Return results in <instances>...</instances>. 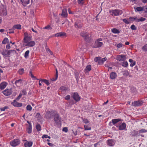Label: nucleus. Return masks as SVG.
<instances>
[{"instance_id": "1", "label": "nucleus", "mask_w": 147, "mask_h": 147, "mask_svg": "<svg viewBox=\"0 0 147 147\" xmlns=\"http://www.w3.org/2000/svg\"><path fill=\"white\" fill-rule=\"evenodd\" d=\"M80 36L83 37L86 42H89L92 40L90 34L86 32H82L80 34Z\"/></svg>"}, {"instance_id": "2", "label": "nucleus", "mask_w": 147, "mask_h": 147, "mask_svg": "<svg viewBox=\"0 0 147 147\" xmlns=\"http://www.w3.org/2000/svg\"><path fill=\"white\" fill-rule=\"evenodd\" d=\"M55 113V112L53 111H47L45 116L46 119H50L53 118Z\"/></svg>"}, {"instance_id": "3", "label": "nucleus", "mask_w": 147, "mask_h": 147, "mask_svg": "<svg viewBox=\"0 0 147 147\" xmlns=\"http://www.w3.org/2000/svg\"><path fill=\"white\" fill-rule=\"evenodd\" d=\"M107 60L106 57L101 58L100 57H96L94 59V61L96 62H98L99 64L101 65Z\"/></svg>"}, {"instance_id": "4", "label": "nucleus", "mask_w": 147, "mask_h": 147, "mask_svg": "<svg viewBox=\"0 0 147 147\" xmlns=\"http://www.w3.org/2000/svg\"><path fill=\"white\" fill-rule=\"evenodd\" d=\"M7 14V12L5 6L2 5L0 6V15L1 16H4Z\"/></svg>"}, {"instance_id": "5", "label": "nucleus", "mask_w": 147, "mask_h": 147, "mask_svg": "<svg viewBox=\"0 0 147 147\" xmlns=\"http://www.w3.org/2000/svg\"><path fill=\"white\" fill-rule=\"evenodd\" d=\"M54 121L57 124H59L61 122V119L59 115L57 113L55 114L54 115Z\"/></svg>"}, {"instance_id": "6", "label": "nucleus", "mask_w": 147, "mask_h": 147, "mask_svg": "<svg viewBox=\"0 0 147 147\" xmlns=\"http://www.w3.org/2000/svg\"><path fill=\"white\" fill-rule=\"evenodd\" d=\"M126 55H120L117 56V60L119 61H124L126 59Z\"/></svg>"}, {"instance_id": "7", "label": "nucleus", "mask_w": 147, "mask_h": 147, "mask_svg": "<svg viewBox=\"0 0 147 147\" xmlns=\"http://www.w3.org/2000/svg\"><path fill=\"white\" fill-rule=\"evenodd\" d=\"M117 127H118L119 130H126V124L124 122L120 124L119 125H116Z\"/></svg>"}, {"instance_id": "8", "label": "nucleus", "mask_w": 147, "mask_h": 147, "mask_svg": "<svg viewBox=\"0 0 147 147\" xmlns=\"http://www.w3.org/2000/svg\"><path fill=\"white\" fill-rule=\"evenodd\" d=\"M20 143V141L18 139H14L10 143L11 145L12 146H16L18 145Z\"/></svg>"}, {"instance_id": "9", "label": "nucleus", "mask_w": 147, "mask_h": 147, "mask_svg": "<svg viewBox=\"0 0 147 147\" xmlns=\"http://www.w3.org/2000/svg\"><path fill=\"white\" fill-rule=\"evenodd\" d=\"M113 15L115 16H119L122 13V11L121 10L115 9L113 10Z\"/></svg>"}, {"instance_id": "10", "label": "nucleus", "mask_w": 147, "mask_h": 147, "mask_svg": "<svg viewBox=\"0 0 147 147\" xmlns=\"http://www.w3.org/2000/svg\"><path fill=\"white\" fill-rule=\"evenodd\" d=\"M72 97L76 101H78L80 100V97L77 92H74L72 95Z\"/></svg>"}, {"instance_id": "11", "label": "nucleus", "mask_w": 147, "mask_h": 147, "mask_svg": "<svg viewBox=\"0 0 147 147\" xmlns=\"http://www.w3.org/2000/svg\"><path fill=\"white\" fill-rule=\"evenodd\" d=\"M35 45V43L33 41H30L25 44V46H27L28 47H33Z\"/></svg>"}, {"instance_id": "12", "label": "nucleus", "mask_w": 147, "mask_h": 147, "mask_svg": "<svg viewBox=\"0 0 147 147\" xmlns=\"http://www.w3.org/2000/svg\"><path fill=\"white\" fill-rule=\"evenodd\" d=\"M103 45V43L102 42H99L98 41H96L93 46V47L97 48L101 47Z\"/></svg>"}, {"instance_id": "13", "label": "nucleus", "mask_w": 147, "mask_h": 147, "mask_svg": "<svg viewBox=\"0 0 147 147\" xmlns=\"http://www.w3.org/2000/svg\"><path fill=\"white\" fill-rule=\"evenodd\" d=\"M3 94L6 96H8L11 94V90L7 89L3 92Z\"/></svg>"}, {"instance_id": "14", "label": "nucleus", "mask_w": 147, "mask_h": 147, "mask_svg": "<svg viewBox=\"0 0 147 147\" xmlns=\"http://www.w3.org/2000/svg\"><path fill=\"white\" fill-rule=\"evenodd\" d=\"M74 26L76 28H80L82 26V24L80 21H78L75 22Z\"/></svg>"}, {"instance_id": "15", "label": "nucleus", "mask_w": 147, "mask_h": 147, "mask_svg": "<svg viewBox=\"0 0 147 147\" xmlns=\"http://www.w3.org/2000/svg\"><path fill=\"white\" fill-rule=\"evenodd\" d=\"M15 29H21V25L20 24L14 25L13 27L11 29H10L9 30H13Z\"/></svg>"}, {"instance_id": "16", "label": "nucleus", "mask_w": 147, "mask_h": 147, "mask_svg": "<svg viewBox=\"0 0 147 147\" xmlns=\"http://www.w3.org/2000/svg\"><path fill=\"white\" fill-rule=\"evenodd\" d=\"M123 121V120L121 119H115L112 120V123L114 125L116 126L115 125L116 124L119 122Z\"/></svg>"}, {"instance_id": "17", "label": "nucleus", "mask_w": 147, "mask_h": 147, "mask_svg": "<svg viewBox=\"0 0 147 147\" xmlns=\"http://www.w3.org/2000/svg\"><path fill=\"white\" fill-rule=\"evenodd\" d=\"M61 16L64 18H66L67 17V13L66 9H63Z\"/></svg>"}, {"instance_id": "18", "label": "nucleus", "mask_w": 147, "mask_h": 147, "mask_svg": "<svg viewBox=\"0 0 147 147\" xmlns=\"http://www.w3.org/2000/svg\"><path fill=\"white\" fill-rule=\"evenodd\" d=\"M142 103L140 101H134V102L132 103V105L134 106H138L141 105Z\"/></svg>"}, {"instance_id": "19", "label": "nucleus", "mask_w": 147, "mask_h": 147, "mask_svg": "<svg viewBox=\"0 0 147 147\" xmlns=\"http://www.w3.org/2000/svg\"><path fill=\"white\" fill-rule=\"evenodd\" d=\"M16 53V52L14 50H11L9 51L7 50V57H9V55H14Z\"/></svg>"}, {"instance_id": "20", "label": "nucleus", "mask_w": 147, "mask_h": 147, "mask_svg": "<svg viewBox=\"0 0 147 147\" xmlns=\"http://www.w3.org/2000/svg\"><path fill=\"white\" fill-rule=\"evenodd\" d=\"M110 78L111 79L113 80L115 79L116 78L117 75L115 72H112L110 74Z\"/></svg>"}, {"instance_id": "21", "label": "nucleus", "mask_w": 147, "mask_h": 147, "mask_svg": "<svg viewBox=\"0 0 147 147\" xmlns=\"http://www.w3.org/2000/svg\"><path fill=\"white\" fill-rule=\"evenodd\" d=\"M7 83L5 82H3L0 84V89L1 90L4 89L6 86Z\"/></svg>"}, {"instance_id": "22", "label": "nucleus", "mask_w": 147, "mask_h": 147, "mask_svg": "<svg viewBox=\"0 0 147 147\" xmlns=\"http://www.w3.org/2000/svg\"><path fill=\"white\" fill-rule=\"evenodd\" d=\"M31 40V37L30 36H29L25 38H24L23 39V42L25 44L26 43H27L28 42Z\"/></svg>"}, {"instance_id": "23", "label": "nucleus", "mask_w": 147, "mask_h": 147, "mask_svg": "<svg viewBox=\"0 0 147 147\" xmlns=\"http://www.w3.org/2000/svg\"><path fill=\"white\" fill-rule=\"evenodd\" d=\"M62 36H66V33L64 32H60L55 34L56 37H61Z\"/></svg>"}, {"instance_id": "24", "label": "nucleus", "mask_w": 147, "mask_h": 147, "mask_svg": "<svg viewBox=\"0 0 147 147\" xmlns=\"http://www.w3.org/2000/svg\"><path fill=\"white\" fill-rule=\"evenodd\" d=\"M107 144L108 145L110 146H113L115 144L114 140H109L107 141Z\"/></svg>"}, {"instance_id": "25", "label": "nucleus", "mask_w": 147, "mask_h": 147, "mask_svg": "<svg viewBox=\"0 0 147 147\" xmlns=\"http://www.w3.org/2000/svg\"><path fill=\"white\" fill-rule=\"evenodd\" d=\"M21 1L22 5L24 6H26L30 3V0H21Z\"/></svg>"}, {"instance_id": "26", "label": "nucleus", "mask_w": 147, "mask_h": 147, "mask_svg": "<svg viewBox=\"0 0 147 147\" xmlns=\"http://www.w3.org/2000/svg\"><path fill=\"white\" fill-rule=\"evenodd\" d=\"M11 104L14 107H21L22 105V104L21 103H20L18 102H16V103H11Z\"/></svg>"}, {"instance_id": "27", "label": "nucleus", "mask_w": 147, "mask_h": 147, "mask_svg": "<svg viewBox=\"0 0 147 147\" xmlns=\"http://www.w3.org/2000/svg\"><path fill=\"white\" fill-rule=\"evenodd\" d=\"M33 144V143L32 142H27L25 143L24 145L25 147H31Z\"/></svg>"}, {"instance_id": "28", "label": "nucleus", "mask_w": 147, "mask_h": 147, "mask_svg": "<svg viewBox=\"0 0 147 147\" xmlns=\"http://www.w3.org/2000/svg\"><path fill=\"white\" fill-rule=\"evenodd\" d=\"M22 80L21 79H19L16 80L15 82V84L17 86L19 87L21 85Z\"/></svg>"}, {"instance_id": "29", "label": "nucleus", "mask_w": 147, "mask_h": 147, "mask_svg": "<svg viewBox=\"0 0 147 147\" xmlns=\"http://www.w3.org/2000/svg\"><path fill=\"white\" fill-rule=\"evenodd\" d=\"M135 11L136 12L137 11H144V6L142 7H137L136 8H134Z\"/></svg>"}, {"instance_id": "30", "label": "nucleus", "mask_w": 147, "mask_h": 147, "mask_svg": "<svg viewBox=\"0 0 147 147\" xmlns=\"http://www.w3.org/2000/svg\"><path fill=\"white\" fill-rule=\"evenodd\" d=\"M112 32L114 34H118L120 32V31L116 28H113L111 29Z\"/></svg>"}, {"instance_id": "31", "label": "nucleus", "mask_w": 147, "mask_h": 147, "mask_svg": "<svg viewBox=\"0 0 147 147\" xmlns=\"http://www.w3.org/2000/svg\"><path fill=\"white\" fill-rule=\"evenodd\" d=\"M122 72L124 76L127 77L129 75V73L128 71L127 70H125L123 71H122Z\"/></svg>"}, {"instance_id": "32", "label": "nucleus", "mask_w": 147, "mask_h": 147, "mask_svg": "<svg viewBox=\"0 0 147 147\" xmlns=\"http://www.w3.org/2000/svg\"><path fill=\"white\" fill-rule=\"evenodd\" d=\"M91 69V65H88L86 67L85 71L86 72H88Z\"/></svg>"}, {"instance_id": "33", "label": "nucleus", "mask_w": 147, "mask_h": 147, "mask_svg": "<svg viewBox=\"0 0 147 147\" xmlns=\"http://www.w3.org/2000/svg\"><path fill=\"white\" fill-rule=\"evenodd\" d=\"M67 89V87L65 86H61L59 88V90L63 92H65Z\"/></svg>"}, {"instance_id": "34", "label": "nucleus", "mask_w": 147, "mask_h": 147, "mask_svg": "<svg viewBox=\"0 0 147 147\" xmlns=\"http://www.w3.org/2000/svg\"><path fill=\"white\" fill-rule=\"evenodd\" d=\"M1 54L5 57H7V50H5L1 52Z\"/></svg>"}, {"instance_id": "35", "label": "nucleus", "mask_w": 147, "mask_h": 147, "mask_svg": "<svg viewBox=\"0 0 147 147\" xmlns=\"http://www.w3.org/2000/svg\"><path fill=\"white\" fill-rule=\"evenodd\" d=\"M121 65L124 67H127L128 66V63L127 61H124L121 63Z\"/></svg>"}, {"instance_id": "36", "label": "nucleus", "mask_w": 147, "mask_h": 147, "mask_svg": "<svg viewBox=\"0 0 147 147\" xmlns=\"http://www.w3.org/2000/svg\"><path fill=\"white\" fill-rule=\"evenodd\" d=\"M41 82H43L45 83L47 86L49 85L50 84L49 81L46 79H41Z\"/></svg>"}, {"instance_id": "37", "label": "nucleus", "mask_w": 147, "mask_h": 147, "mask_svg": "<svg viewBox=\"0 0 147 147\" xmlns=\"http://www.w3.org/2000/svg\"><path fill=\"white\" fill-rule=\"evenodd\" d=\"M131 135L132 136H139L138 132V131H135L134 132H133L131 134Z\"/></svg>"}, {"instance_id": "38", "label": "nucleus", "mask_w": 147, "mask_h": 147, "mask_svg": "<svg viewBox=\"0 0 147 147\" xmlns=\"http://www.w3.org/2000/svg\"><path fill=\"white\" fill-rule=\"evenodd\" d=\"M36 128L38 131H40L41 130V127L40 125L39 124H37L36 125Z\"/></svg>"}, {"instance_id": "39", "label": "nucleus", "mask_w": 147, "mask_h": 147, "mask_svg": "<svg viewBox=\"0 0 147 147\" xmlns=\"http://www.w3.org/2000/svg\"><path fill=\"white\" fill-rule=\"evenodd\" d=\"M29 52V50H27L25 52L24 54V57L25 58L27 59L28 58Z\"/></svg>"}, {"instance_id": "40", "label": "nucleus", "mask_w": 147, "mask_h": 147, "mask_svg": "<svg viewBox=\"0 0 147 147\" xmlns=\"http://www.w3.org/2000/svg\"><path fill=\"white\" fill-rule=\"evenodd\" d=\"M24 69L23 68L20 69L18 71V73L20 75L22 74L24 72Z\"/></svg>"}, {"instance_id": "41", "label": "nucleus", "mask_w": 147, "mask_h": 147, "mask_svg": "<svg viewBox=\"0 0 147 147\" xmlns=\"http://www.w3.org/2000/svg\"><path fill=\"white\" fill-rule=\"evenodd\" d=\"M8 39L7 38H5L2 42V43L3 44H5L8 41Z\"/></svg>"}, {"instance_id": "42", "label": "nucleus", "mask_w": 147, "mask_h": 147, "mask_svg": "<svg viewBox=\"0 0 147 147\" xmlns=\"http://www.w3.org/2000/svg\"><path fill=\"white\" fill-rule=\"evenodd\" d=\"M26 109L28 111H31L32 109V107L30 105H28L26 107Z\"/></svg>"}, {"instance_id": "43", "label": "nucleus", "mask_w": 147, "mask_h": 147, "mask_svg": "<svg viewBox=\"0 0 147 147\" xmlns=\"http://www.w3.org/2000/svg\"><path fill=\"white\" fill-rule=\"evenodd\" d=\"M27 132L29 134L31 133L32 131V127H28L27 129Z\"/></svg>"}, {"instance_id": "44", "label": "nucleus", "mask_w": 147, "mask_h": 147, "mask_svg": "<svg viewBox=\"0 0 147 147\" xmlns=\"http://www.w3.org/2000/svg\"><path fill=\"white\" fill-rule=\"evenodd\" d=\"M142 50L144 51H147V44L144 45L142 47Z\"/></svg>"}, {"instance_id": "45", "label": "nucleus", "mask_w": 147, "mask_h": 147, "mask_svg": "<svg viewBox=\"0 0 147 147\" xmlns=\"http://www.w3.org/2000/svg\"><path fill=\"white\" fill-rule=\"evenodd\" d=\"M8 108V107L7 106H5L4 107L0 108V110L1 111H5L6 109H7Z\"/></svg>"}, {"instance_id": "46", "label": "nucleus", "mask_w": 147, "mask_h": 147, "mask_svg": "<svg viewBox=\"0 0 147 147\" xmlns=\"http://www.w3.org/2000/svg\"><path fill=\"white\" fill-rule=\"evenodd\" d=\"M140 133H143L147 132V130L143 129H142L139 131Z\"/></svg>"}, {"instance_id": "47", "label": "nucleus", "mask_w": 147, "mask_h": 147, "mask_svg": "<svg viewBox=\"0 0 147 147\" xmlns=\"http://www.w3.org/2000/svg\"><path fill=\"white\" fill-rule=\"evenodd\" d=\"M44 29H47L48 30H51L52 29V28L51 27V26L49 25H48L47 26L43 28Z\"/></svg>"}, {"instance_id": "48", "label": "nucleus", "mask_w": 147, "mask_h": 147, "mask_svg": "<svg viewBox=\"0 0 147 147\" xmlns=\"http://www.w3.org/2000/svg\"><path fill=\"white\" fill-rule=\"evenodd\" d=\"M41 116L40 115V113H37L36 115V117L39 119L41 118Z\"/></svg>"}, {"instance_id": "49", "label": "nucleus", "mask_w": 147, "mask_h": 147, "mask_svg": "<svg viewBox=\"0 0 147 147\" xmlns=\"http://www.w3.org/2000/svg\"><path fill=\"white\" fill-rule=\"evenodd\" d=\"M136 18H137L136 17H130L129 18V20L131 21H133L135 20Z\"/></svg>"}, {"instance_id": "50", "label": "nucleus", "mask_w": 147, "mask_h": 147, "mask_svg": "<svg viewBox=\"0 0 147 147\" xmlns=\"http://www.w3.org/2000/svg\"><path fill=\"white\" fill-rule=\"evenodd\" d=\"M131 28L132 30H136V27L134 25H132L130 27Z\"/></svg>"}, {"instance_id": "51", "label": "nucleus", "mask_w": 147, "mask_h": 147, "mask_svg": "<svg viewBox=\"0 0 147 147\" xmlns=\"http://www.w3.org/2000/svg\"><path fill=\"white\" fill-rule=\"evenodd\" d=\"M84 127L85 130H90L91 129V127H88L86 125H84Z\"/></svg>"}, {"instance_id": "52", "label": "nucleus", "mask_w": 147, "mask_h": 147, "mask_svg": "<svg viewBox=\"0 0 147 147\" xmlns=\"http://www.w3.org/2000/svg\"><path fill=\"white\" fill-rule=\"evenodd\" d=\"M83 121L84 123H88L89 121L88 120L86 119H84L83 120Z\"/></svg>"}, {"instance_id": "53", "label": "nucleus", "mask_w": 147, "mask_h": 147, "mask_svg": "<svg viewBox=\"0 0 147 147\" xmlns=\"http://www.w3.org/2000/svg\"><path fill=\"white\" fill-rule=\"evenodd\" d=\"M22 96V94L20 93L18 96L16 98V100H19L21 97Z\"/></svg>"}, {"instance_id": "54", "label": "nucleus", "mask_w": 147, "mask_h": 147, "mask_svg": "<svg viewBox=\"0 0 147 147\" xmlns=\"http://www.w3.org/2000/svg\"><path fill=\"white\" fill-rule=\"evenodd\" d=\"M144 12L146 13H147V5L144 6Z\"/></svg>"}, {"instance_id": "55", "label": "nucleus", "mask_w": 147, "mask_h": 147, "mask_svg": "<svg viewBox=\"0 0 147 147\" xmlns=\"http://www.w3.org/2000/svg\"><path fill=\"white\" fill-rule=\"evenodd\" d=\"M70 96L69 95H68L66 96L65 97V99L66 100H69V99H70Z\"/></svg>"}, {"instance_id": "56", "label": "nucleus", "mask_w": 147, "mask_h": 147, "mask_svg": "<svg viewBox=\"0 0 147 147\" xmlns=\"http://www.w3.org/2000/svg\"><path fill=\"white\" fill-rule=\"evenodd\" d=\"M123 20L124 22L125 23L127 24H128L129 23V22L126 19H123Z\"/></svg>"}, {"instance_id": "57", "label": "nucleus", "mask_w": 147, "mask_h": 147, "mask_svg": "<svg viewBox=\"0 0 147 147\" xmlns=\"http://www.w3.org/2000/svg\"><path fill=\"white\" fill-rule=\"evenodd\" d=\"M30 76L32 78H34L35 80L37 79L32 74L31 71L30 72Z\"/></svg>"}, {"instance_id": "58", "label": "nucleus", "mask_w": 147, "mask_h": 147, "mask_svg": "<svg viewBox=\"0 0 147 147\" xmlns=\"http://www.w3.org/2000/svg\"><path fill=\"white\" fill-rule=\"evenodd\" d=\"M62 130L63 131H65V132H66L68 131L67 128V127H64L63 128Z\"/></svg>"}, {"instance_id": "59", "label": "nucleus", "mask_w": 147, "mask_h": 147, "mask_svg": "<svg viewBox=\"0 0 147 147\" xmlns=\"http://www.w3.org/2000/svg\"><path fill=\"white\" fill-rule=\"evenodd\" d=\"M146 20V19L144 18H143V17H141L140 19H139V21H141V22H142V21H144L145 20Z\"/></svg>"}, {"instance_id": "60", "label": "nucleus", "mask_w": 147, "mask_h": 147, "mask_svg": "<svg viewBox=\"0 0 147 147\" xmlns=\"http://www.w3.org/2000/svg\"><path fill=\"white\" fill-rule=\"evenodd\" d=\"M136 62L135 61H134V62L133 63H131L130 64V66L131 67L134 66V65H136Z\"/></svg>"}, {"instance_id": "61", "label": "nucleus", "mask_w": 147, "mask_h": 147, "mask_svg": "<svg viewBox=\"0 0 147 147\" xmlns=\"http://www.w3.org/2000/svg\"><path fill=\"white\" fill-rule=\"evenodd\" d=\"M122 46V44L121 43H119L117 45V47L118 48H120Z\"/></svg>"}, {"instance_id": "62", "label": "nucleus", "mask_w": 147, "mask_h": 147, "mask_svg": "<svg viewBox=\"0 0 147 147\" xmlns=\"http://www.w3.org/2000/svg\"><path fill=\"white\" fill-rule=\"evenodd\" d=\"M22 92L24 95H26V94L27 92L25 90H22Z\"/></svg>"}, {"instance_id": "63", "label": "nucleus", "mask_w": 147, "mask_h": 147, "mask_svg": "<svg viewBox=\"0 0 147 147\" xmlns=\"http://www.w3.org/2000/svg\"><path fill=\"white\" fill-rule=\"evenodd\" d=\"M48 135H43L42 137V138H47Z\"/></svg>"}, {"instance_id": "64", "label": "nucleus", "mask_w": 147, "mask_h": 147, "mask_svg": "<svg viewBox=\"0 0 147 147\" xmlns=\"http://www.w3.org/2000/svg\"><path fill=\"white\" fill-rule=\"evenodd\" d=\"M24 37L25 38L29 36L27 32H25L24 34Z\"/></svg>"}]
</instances>
